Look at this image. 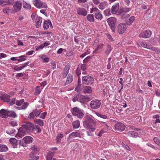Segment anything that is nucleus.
Returning <instances> with one entry per match:
<instances>
[{"label":"nucleus","mask_w":160,"mask_h":160,"mask_svg":"<svg viewBox=\"0 0 160 160\" xmlns=\"http://www.w3.org/2000/svg\"><path fill=\"white\" fill-rule=\"evenodd\" d=\"M94 79L90 76H85L82 78V82L86 85H91L93 83Z\"/></svg>","instance_id":"nucleus-9"},{"label":"nucleus","mask_w":160,"mask_h":160,"mask_svg":"<svg viewBox=\"0 0 160 160\" xmlns=\"http://www.w3.org/2000/svg\"><path fill=\"white\" fill-rule=\"evenodd\" d=\"M112 50V49L110 45H107V48L105 51V53L107 55H108Z\"/></svg>","instance_id":"nucleus-42"},{"label":"nucleus","mask_w":160,"mask_h":160,"mask_svg":"<svg viewBox=\"0 0 160 160\" xmlns=\"http://www.w3.org/2000/svg\"><path fill=\"white\" fill-rule=\"evenodd\" d=\"M35 117V115L34 112L33 111H32V112L30 113L29 116H28V118L30 119H34Z\"/></svg>","instance_id":"nucleus-49"},{"label":"nucleus","mask_w":160,"mask_h":160,"mask_svg":"<svg viewBox=\"0 0 160 160\" xmlns=\"http://www.w3.org/2000/svg\"><path fill=\"white\" fill-rule=\"evenodd\" d=\"M0 5L2 6H5L7 5H11L12 3L9 0H0Z\"/></svg>","instance_id":"nucleus-28"},{"label":"nucleus","mask_w":160,"mask_h":160,"mask_svg":"<svg viewBox=\"0 0 160 160\" xmlns=\"http://www.w3.org/2000/svg\"><path fill=\"white\" fill-rule=\"evenodd\" d=\"M108 25L111 29L112 32H114L115 29V23L116 20L115 18H111L107 20Z\"/></svg>","instance_id":"nucleus-10"},{"label":"nucleus","mask_w":160,"mask_h":160,"mask_svg":"<svg viewBox=\"0 0 160 160\" xmlns=\"http://www.w3.org/2000/svg\"><path fill=\"white\" fill-rule=\"evenodd\" d=\"M73 80V76L70 74H68L67 81L66 82V85L68 84L71 82Z\"/></svg>","instance_id":"nucleus-34"},{"label":"nucleus","mask_w":160,"mask_h":160,"mask_svg":"<svg viewBox=\"0 0 160 160\" xmlns=\"http://www.w3.org/2000/svg\"><path fill=\"white\" fill-rule=\"evenodd\" d=\"M91 100L90 96V95H80L79 101L81 103L86 102L90 101Z\"/></svg>","instance_id":"nucleus-15"},{"label":"nucleus","mask_w":160,"mask_h":160,"mask_svg":"<svg viewBox=\"0 0 160 160\" xmlns=\"http://www.w3.org/2000/svg\"><path fill=\"white\" fill-rule=\"evenodd\" d=\"M49 25L51 28H53L52 23L50 20H44L43 23V28L45 30L48 28L49 27Z\"/></svg>","instance_id":"nucleus-18"},{"label":"nucleus","mask_w":160,"mask_h":160,"mask_svg":"<svg viewBox=\"0 0 160 160\" xmlns=\"http://www.w3.org/2000/svg\"><path fill=\"white\" fill-rule=\"evenodd\" d=\"M153 140L158 145L160 143L157 137H155L153 138Z\"/></svg>","instance_id":"nucleus-62"},{"label":"nucleus","mask_w":160,"mask_h":160,"mask_svg":"<svg viewBox=\"0 0 160 160\" xmlns=\"http://www.w3.org/2000/svg\"><path fill=\"white\" fill-rule=\"evenodd\" d=\"M31 156L32 155L30 156L31 158L33 160H37L39 158V156H33L32 157Z\"/></svg>","instance_id":"nucleus-64"},{"label":"nucleus","mask_w":160,"mask_h":160,"mask_svg":"<svg viewBox=\"0 0 160 160\" xmlns=\"http://www.w3.org/2000/svg\"><path fill=\"white\" fill-rule=\"evenodd\" d=\"M90 13H93L94 14L95 18L97 19L101 20L102 18L103 17L100 12L97 8H92L90 11Z\"/></svg>","instance_id":"nucleus-7"},{"label":"nucleus","mask_w":160,"mask_h":160,"mask_svg":"<svg viewBox=\"0 0 160 160\" xmlns=\"http://www.w3.org/2000/svg\"><path fill=\"white\" fill-rule=\"evenodd\" d=\"M23 7L26 9H31V5L25 2L23 4Z\"/></svg>","instance_id":"nucleus-46"},{"label":"nucleus","mask_w":160,"mask_h":160,"mask_svg":"<svg viewBox=\"0 0 160 160\" xmlns=\"http://www.w3.org/2000/svg\"><path fill=\"white\" fill-rule=\"evenodd\" d=\"M78 67H79V68H80V69H82L83 71L86 70L87 68V66L86 65L84 64L79 65Z\"/></svg>","instance_id":"nucleus-43"},{"label":"nucleus","mask_w":160,"mask_h":160,"mask_svg":"<svg viewBox=\"0 0 160 160\" xmlns=\"http://www.w3.org/2000/svg\"><path fill=\"white\" fill-rule=\"evenodd\" d=\"M77 13L83 16H86L87 14L86 10L82 8H78L77 10Z\"/></svg>","instance_id":"nucleus-24"},{"label":"nucleus","mask_w":160,"mask_h":160,"mask_svg":"<svg viewBox=\"0 0 160 160\" xmlns=\"http://www.w3.org/2000/svg\"><path fill=\"white\" fill-rule=\"evenodd\" d=\"M22 2L19 1H17L15 2L12 8V12L15 13L19 11L22 8Z\"/></svg>","instance_id":"nucleus-6"},{"label":"nucleus","mask_w":160,"mask_h":160,"mask_svg":"<svg viewBox=\"0 0 160 160\" xmlns=\"http://www.w3.org/2000/svg\"><path fill=\"white\" fill-rule=\"evenodd\" d=\"M23 128L27 130V132L33 131L35 129L34 125L33 123L28 122L26 124H24L22 126Z\"/></svg>","instance_id":"nucleus-12"},{"label":"nucleus","mask_w":160,"mask_h":160,"mask_svg":"<svg viewBox=\"0 0 160 160\" xmlns=\"http://www.w3.org/2000/svg\"><path fill=\"white\" fill-rule=\"evenodd\" d=\"M104 132H105L103 130H101L97 135L99 137H100L104 133Z\"/></svg>","instance_id":"nucleus-63"},{"label":"nucleus","mask_w":160,"mask_h":160,"mask_svg":"<svg viewBox=\"0 0 160 160\" xmlns=\"http://www.w3.org/2000/svg\"><path fill=\"white\" fill-rule=\"evenodd\" d=\"M100 124L102 125L105 130H107L109 126L105 122H101Z\"/></svg>","instance_id":"nucleus-44"},{"label":"nucleus","mask_w":160,"mask_h":160,"mask_svg":"<svg viewBox=\"0 0 160 160\" xmlns=\"http://www.w3.org/2000/svg\"><path fill=\"white\" fill-rule=\"evenodd\" d=\"M104 13L106 16L110 15H111L110 10L109 9H106L104 11Z\"/></svg>","instance_id":"nucleus-51"},{"label":"nucleus","mask_w":160,"mask_h":160,"mask_svg":"<svg viewBox=\"0 0 160 160\" xmlns=\"http://www.w3.org/2000/svg\"><path fill=\"white\" fill-rule=\"evenodd\" d=\"M10 124L13 126H16L17 125V123L16 121H11L10 122Z\"/></svg>","instance_id":"nucleus-58"},{"label":"nucleus","mask_w":160,"mask_h":160,"mask_svg":"<svg viewBox=\"0 0 160 160\" xmlns=\"http://www.w3.org/2000/svg\"><path fill=\"white\" fill-rule=\"evenodd\" d=\"M15 99V98L12 99L10 102L9 104L11 106H12L15 103L16 104Z\"/></svg>","instance_id":"nucleus-57"},{"label":"nucleus","mask_w":160,"mask_h":160,"mask_svg":"<svg viewBox=\"0 0 160 160\" xmlns=\"http://www.w3.org/2000/svg\"><path fill=\"white\" fill-rule=\"evenodd\" d=\"M101 102L100 100L96 99L91 101L90 103V106L92 109H96L100 108Z\"/></svg>","instance_id":"nucleus-8"},{"label":"nucleus","mask_w":160,"mask_h":160,"mask_svg":"<svg viewBox=\"0 0 160 160\" xmlns=\"http://www.w3.org/2000/svg\"><path fill=\"white\" fill-rule=\"evenodd\" d=\"M106 6L105 3L104 2L100 3L98 5V8L101 10H103L104 9Z\"/></svg>","instance_id":"nucleus-47"},{"label":"nucleus","mask_w":160,"mask_h":160,"mask_svg":"<svg viewBox=\"0 0 160 160\" xmlns=\"http://www.w3.org/2000/svg\"><path fill=\"white\" fill-rule=\"evenodd\" d=\"M54 155V152H48L46 156V160H56L55 158H52Z\"/></svg>","instance_id":"nucleus-29"},{"label":"nucleus","mask_w":160,"mask_h":160,"mask_svg":"<svg viewBox=\"0 0 160 160\" xmlns=\"http://www.w3.org/2000/svg\"><path fill=\"white\" fill-rule=\"evenodd\" d=\"M7 113V117L15 118L17 116L16 113L12 111L8 110Z\"/></svg>","instance_id":"nucleus-33"},{"label":"nucleus","mask_w":160,"mask_h":160,"mask_svg":"<svg viewBox=\"0 0 160 160\" xmlns=\"http://www.w3.org/2000/svg\"><path fill=\"white\" fill-rule=\"evenodd\" d=\"M41 92V89L40 88L39 86H38L36 87V90L35 92V94H38Z\"/></svg>","instance_id":"nucleus-54"},{"label":"nucleus","mask_w":160,"mask_h":160,"mask_svg":"<svg viewBox=\"0 0 160 160\" xmlns=\"http://www.w3.org/2000/svg\"><path fill=\"white\" fill-rule=\"evenodd\" d=\"M10 143L14 148L17 147L18 142L17 140L14 138H11L9 139Z\"/></svg>","instance_id":"nucleus-22"},{"label":"nucleus","mask_w":160,"mask_h":160,"mask_svg":"<svg viewBox=\"0 0 160 160\" xmlns=\"http://www.w3.org/2000/svg\"><path fill=\"white\" fill-rule=\"evenodd\" d=\"M70 66L69 65H67L65 67L63 72H62V77L63 78H65L69 72Z\"/></svg>","instance_id":"nucleus-20"},{"label":"nucleus","mask_w":160,"mask_h":160,"mask_svg":"<svg viewBox=\"0 0 160 160\" xmlns=\"http://www.w3.org/2000/svg\"><path fill=\"white\" fill-rule=\"evenodd\" d=\"M8 149L7 146L4 145L0 144V152H6Z\"/></svg>","instance_id":"nucleus-39"},{"label":"nucleus","mask_w":160,"mask_h":160,"mask_svg":"<svg viewBox=\"0 0 160 160\" xmlns=\"http://www.w3.org/2000/svg\"><path fill=\"white\" fill-rule=\"evenodd\" d=\"M34 129H36L37 130V132L38 133H40L41 132V129L38 125L35 126Z\"/></svg>","instance_id":"nucleus-59"},{"label":"nucleus","mask_w":160,"mask_h":160,"mask_svg":"<svg viewBox=\"0 0 160 160\" xmlns=\"http://www.w3.org/2000/svg\"><path fill=\"white\" fill-rule=\"evenodd\" d=\"M63 134L60 133L58 134L56 138V140L57 142H59L61 141V138L63 137Z\"/></svg>","instance_id":"nucleus-41"},{"label":"nucleus","mask_w":160,"mask_h":160,"mask_svg":"<svg viewBox=\"0 0 160 160\" xmlns=\"http://www.w3.org/2000/svg\"><path fill=\"white\" fill-rule=\"evenodd\" d=\"M16 105L18 107L14 106L16 109L18 110H25L29 105V103L27 102H24V99H22L19 100H17L16 102Z\"/></svg>","instance_id":"nucleus-2"},{"label":"nucleus","mask_w":160,"mask_h":160,"mask_svg":"<svg viewBox=\"0 0 160 160\" xmlns=\"http://www.w3.org/2000/svg\"><path fill=\"white\" fill-rule=\"evenodd\" d=\"M119 4L118 3L114 4L112 7L111 12L113 14H115L119 10Z\"/></svg>","instance_id":"nucleus-21"},{"label":"nucleus","mask_w":160,"mask_h":160,"mask_svg":"<svg viewBox=\"0 0 160 160\" xmlns=\"http://www.w3.org/2000/svg\"><path fill=\"white\" fill-rule=\"evenodd\" d=\"M152 32L149 30H147L141 32L139 35V37L143 38H147L150 37L152 35Z\"/></svg>","instance_id":"nucleus-13"},{"label":"nucleus","mask_w":160,"mask_h":160,"mask_svg":"<svg viewBox=\"0 0 160 160\" xmlns=\"http://www.w3.org/2000/svg\"><path fill=\"white\" fill-rule=\"evenodd\" d=\"M29 62L25 63L23 66L18 67L17 66H15L14 68V70L16 71H19L22 70V69L27 67Z\"/></svg>","instance_id":"nucleus-32"},{"label":"nucleus","mask_w":160,"mask_h":160,"mask_svg":"<svg viewBox=\"0 0 160 160\" xmlns=\"http://www.w3.org/2000/svg\"><path fill=\"white\" fill-rule=\"evenodd\" d=\"M92 118V116L88 115L85 116L83 119L84 127L90 131L87 132L88 136H92L91 132H93L96 129V123Z\"/></svg>","instance_id":"nucleus-1"},{"label":"nucleus","mask_w":160,"mask_h":160,"mask_svg":"<svg viewBox=\"0 0 160 160\" xmlns=\"http://www.w3.org/2000/svg\"><path fill=\"white\" fill-rule=\"evenodd\" d=\"M43 48V46H42V44L39 47L36 48V51L41 50Z\"/></svg>","instance_id":"nucleus-61"},{"label":"nucleus","mask_w":160,"mask_h":160,"mask_svg":"<svg viewBox=\"0 0 160 160\" xmlns=\"http://www.w3.org/2000/svg\"><path fill=\"white\" fill-rule=\"evenodd\" d=\"M83 92L84 93H90L92 92L91 87L90 86H85L83 87Z\"/></svg>","instance_id":"nucleus-30"},{"label":"nucleus","mask_w":160,"mask_h":160,"mask_svg":"<svg viewBox=\"0 0 160 160\" xmlns=\"http://www.w3.org/2000/svg\"><path fill=\"white\" fill-rule=\"evenodd\" d=\"M33 111L34 112V113L35 116L38 117L39 115L40 114V112L37 109H36L35 110Z\"/></svg>","instance_id":"nucleus-53"},{"label":"nucleus","mask_w":160,"mask_h":160,"mask_svg":"<svg viewBox=\"0 0 160 160\" xmlns=\"http://www.w3.org/2000/svg\"><path fill=\"white\" fill-rule=\"evenodd\" d=\"M114 127L116 130L120 132L124 131L125 128V125L120 122H117Z\"/></svg>","instance_id":"nucleus-14"},{"label":"nucleus","mask_w":160,"mask_h":160,"mask_svg":"<svg viewBox=\"0 0 160 160\" xmlns=\"http://www.w3.org/2000/svg\"><path fill=\"white\" fill-rule=\"evenodd\" d=\"M73 128L74 129L78 128L80 125V122L78 120H76L72 123Z\"/></svg>","instance_id":"nucleus-38"},{"label":"nucleus","mask_w":160,"mask_h":160,"mask_svg":"<svg viewBox=\"0 0 160 160\" xmlns=\"http://www.w3.org/2000/svg\"><path fill=\"white\" fill-rule=\"evenodd\" d=\"M33 140V139L31 137L26 136L20 140L19 145L23 147H26L27 146V144L32 143Z\"/></svg>","instance_id":"nucleus-3"},{"label":"nucleus","mask_w":160,"mask_h":160,"mask_svg":"<svg viewBox=\"0 0 160 160\" xmlns=\"http://www.w3.org/2000/svg\"><path fill=\"white\" fill-rule=\"evenodd\" d=\"M32 2L34 6L38 8L47 9L48 8L47 4L40 0H33Z\"/></svg>","instance_id":"nucleus-4"},{"label":"nucleus","mask_w":160,"mask_h":160,"mask_svg":"<svg viewBox=\"0 0 160 160\" xmlns=\"http://www.w3.org/2000/svg\"><path fill=\"white\" fill-rule=\"evenodd\" d=\"M141 46L144 48H149L148 45H147V44L146 43V42H141Z\"/></svg>","instance_id":"nucleus-55"},{"label":"nucleus","mask_w":160,"mask_h":160,"mask_svg":"<svg viewBox=\"0 0 160 160\" xmlns=\"http://www.w3.org/2000/svg\"><path fill=\"white\" fill-rule=\"evenodd\" d=\"M27 132H28L27 130L22 126L19 128L16 137L18 138H21L26 134Z\"/></svg>","instance_id":"nucleus-11"},{"label":"nucleus","mask_w":160,"mask_h":160,"mask_svg":"<svg viewBox=\"0 0 160 160\" xmlns=\"http://www.w3.org/2000/svg\"><path fill=\"white\" fill-rule=\"evenodd\" d=\"M36 122L38 123L39 125L41 126H42L43 125L44 123L43 121L40 119H38L35 120Z\"/></svg>","instance_id":"nucleus-45"},{"label":"nucleus","mask_w":160,"mask_h":160,"mask_svg":"<svg viewBox=\"0 0 160 160\" xmlns=\"http://www.w3.org/2000/svg\"><path fill=\"white\" fill-rule=\"evenodd\" d=\"M47 114L46 112H44L41 113L40 116V118L44 119Z\"/></svg>","instance_id":"nucleus-60"},{"label":"nucleus","mask_w":160,"mask_h":160,"mask_svg":"<svg viewBox=\"0 0 160 160\" xmlns=\"http://www.w3.org/2000/svg\"><path fill=\"white\" fill-rule=\"evenodd\" d=\"M87 20L90 22H93L94 21L93 15L89 14L87 17Z\"/></svg>","instance_id":"nucleus-37"},{"label":"nucleus","mask_w":160,"mask_h":160,"mask_svg":"<svg viewBox=\"0 0 160 160\" xmlns=\"http://www.w3.org/2000/svg\"><path fill=\"white\" fill-rule=\"evenodd\" d=\"M0 98L5 102H9L10 101V96L7 94L2 95L0 96Z\"/></svg>","instance_id":"nucleus-25"},{"label":"nucleus","mask_w":160,"mask_h":160,"mask_svg":"<svg viewBox=\"0 0 160 160\" xmlns=\"http://www.w3.org/2000/svg\"><path fill=\"white\" fill-rule=\"evenodd\" d=\"M131 9L130 8H123L121 9L119 12L120 15L122 17H123L125 13L129 12L131 10Z\"/></svg>","instance_id":"nucleus-23"},{"label":"nucleus","mask_w":160,"mask_h":160,"mask_svg":"<svg viewBox=\"0 0 160 160\" xmlns=\"http://www.w3.org/2000/svg\"><path fill=\"white\" fill-rule=\"evenodd\" d=\"M82 134L80 133L79 132H73L70 134L68 137L67 139L68 140H70L71 138H72L73 137H77L80 138Z\"/></svg>","instance_id":"nucleus-17"},{"label":"nucleus","mask_w":160,"mask_h":160,"mask_svg":"<svg viewBox=\"0 0 160 160\" xmlns=\"http://www.w3.org/2000/svg\"><path fill=\"white\" fill-rule=\"evenodd\" d=\"M118 32L120 34L123 33L127 28V25L124 23H120L118 26Z\"/></svg>","instance_id":"nucleus-16"},{"label":"nucleus","mask_w":160,"mask_h":160,"mask_svg":"<svg viewBox=\"0 0 160 160\" xmlns=\"http://www.w3.org/2000/svg\"><path fill=\"white\" fill-rule=\"evenodd\" d=\"M135 20V17L133 16L131 17L126 21V23L128 25H130Z\"/></svg>","instance_id":"nucleus-35"},{"label":"nucleus","mask_w":160,"mask_h":160,"mask_svg":"<svg viewBox=\"0 0 160 160\" xmlns=\"http://www.w3.org/2000/svg\"><path fill=\"white\" fill-rule=\"evenodd\" d=\"M96 115L99 117H100L104 119H106L107 118V116L105 115H103L101 114L100 113H97Z\"/></svg>","instance_id":"nucleus-50"},{"label":"nucleus","mask_w":160,"mask_h":160,"mask_svg":"<svg viewBox=\"0 0 160 160\" xmlns=\"http://www.w3.org/2000/svg\"><path fill=\"white\" fill-rule=\"evenodd\" d=\"M104 46V44H98L95 50L93 51V53H97V51L102 49Z\"/></svg>","instance_id":"nucleus-36"},{"label":"nucleus","mask_w":160,"mask_h":160,"mask_svg":"<svg viewBox=\"0 0 160 160\" xmlns=\"http://www.w3.org/2000/svg\"><path fill=\"white\" fill-rule=\"evenodd\" d=\"M76 73L78 77H79V75L81 74V72L80 71V69L79 68V67H78V68L77 69L76 72Z\"/></svg>","instance_id":"nucleus-56"},{"label":"nucleus","mask_w":160,"mask_h":160,"mask_svg":"<svg viewBox=\"0 0 160 160\" xmlns=\"http://www.w3.org/2000/svg\"><path fill=\"white\" fill-rule=\"evenodd\" d=\"M31 149L32 151L30 153V156L33 155L34 154V152H38L40 150L39 148L34 145L31 146Z\"/></svg>","instance_id":"nucleus-31"},{"label":"nucleus","mask_w":160,"mask_h":160,"mask_svg":"<svg viewBox=\"0 0 160 160\" xmlns=\"http://www.w3.org/2000/svg\"><path fill=\"white\" fill-rule=\"evenodd\" d=\"M42 18L39 17L37 16L35 19V22L36 23V26L37 28H39L41 25L42 21Z\"/></svg>","instance_id":"nucleus-19"},{"label":"nucleus","mask_w":160,"mask_h":160,"mask_svg":"<svg viewBox=\"0 0 160 160\" xmlns=\"http://www.w3.org/2000/svg\"><path fill=\"white\" fill-rule=\"evenodd\" d=\"M8 110L4 109H1L0 111V116L3 118H6L7 117Z\"/></svg>","instance_id":"nucleus-26"},{"label":"nucleus","mask_w":160,"mask_h":160,"mask_svg":"<svg viewBox=\"0 0 160 160\" xmlns=\"http://www.w3.org/2000/svg\"><path fill=\"white\" fill-rule=\"evenodd\" d=\"M71 112L73 115L77 116L79 118H83L84 115L82 110L77 107L72 108Z\"/></svg>","instance_id":"nucleus-5"},{"label":"nucleus","mask_w":160,"mask_h":160,"mask_svg":"<svg viewBox=\"0 0 160 160\" xmlns=\"http://www.w3.org/2000/svg\"><path fill=\"white\" fill-rule=\"evenodd\" d=\"M80 95L78 94H76L72 99L73 102H75L78 101H79Z\"/></svg>","instance_id":"nucleus-48"},{"label":"nucleus","mask_w":160,"mask_h":160,"mask_svg":"<svg viewBox=\"0 0 160 160\" xmlns=\"http://www.w3.org/2000/svg\"><path fill=\"white\" fill-rule=\"evenodd\" d=\"M26 56L24 55L21 56L20 57V58L17 60L19 62H21L26 60V59L24 58L23 57H25Z\"/></svg>","instance_id":"nucleus-52"},{"label":"nucleus","mask_w":160,"mask_h":160,"mask_svg":"<svg viewBox=\"0 0 160 160\" xmlns=\"http://www.w3.org/2000/svg\"><path fill=\"white\" fill-rule=\"evenodd\" d=\"M127 135L128 137L136 138L138 137V134L136 132L133 131H130L127 133Z\"/></svg>","instance_id":"nucleus-27"},{"label":"nucleus","mask_w":160,"mask_h":160,"mask_svg":"<svg viewBox=\"0 0 160 160\" xmlns=\"http://www.w3.org/2000/svg\"><path fill=\"white\" fill-rule=\"evenodd\" d=\"M16 131L14 129L10 128L6 132L10 135H12Z\"/></svg>","instance_id":"nucleus-40"}]
</instances>
